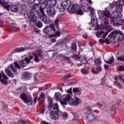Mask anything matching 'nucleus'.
Wrapping results in <instances>:
<instances>
[{"instance_id":"f257e3e1","label":"nucleus","mask_w":124,"mask_h":124,"mask_svg":"<svg viewBox=\"0 0 124 124\" xmlns=\"http://www.w3.org/2000/svg\"><path fill=\"white\" fill-rule=\"evenodd\" d=\"M38 53L39 55L36 54H33V56L35 57L34 59H33V56L30 55L29 56V59L28 58H26L25 60L20 61V62L21 67L27 66L28 63L33 62L34 61H35L36 62H39V58H42V51L41 50H38Z\"/></svg>"},{"instance_id":"f03ea898","label":"nucleus","mask_w":124,"mask_h":124,"mask_svg":"<svg viewBox=\"0 0 124 124\" xmlns=\"http://www.w3.org/2000/svg\"><path fill=\"white\" fill-rule=\"evenodd\" d=\"M20 98L24 101V103H26L28 105H31L33 103L31 95L22 93L20 95Z\"/></svg>"},{"instance_id":"7ed1b4c3","label":"nucleus","mask_w":124,"mask_h":124,"mask_svg":"<svg viewBox=\"0 0 124 124\" xmlns=\"http://www.w3.org/2000/svg\"><path fill=\"white\" fill-rule=\"evenodd\" d=\"M68 11H70V12L76 13V14H78L79 15H83V14H84L83 11L80 9L79 5L77 4L70 6V7L69 8Z\"/></svg>"},{"instance_id":"20e7f679","label":"nucleus","mask_w":124,"mask_h":124,"mask_svg":"<svg viewBox=\"0 0 124 124\" xmlns=\"http://www.w3.org/2000/svg\"><path fill=\"white\" fill-rule=\"evenodd\" d=\"M48 2L47 0H41L40 3V10L41 13H44V10L46 7L48 6Z\"/></svg>"},{"instance_id":"39448f33","label":"nucleus","mask_w":124,"mask_h":124,"mask_svg":"<svg viewBox=\"0 0 124 124\" xmlns=\"http://www.w3.org/2000/svg\"><path fill=\"white\" fill-rule=\"evenodd\" d=\"M72 100V96L70 94H67L65 98L63 100H62L60 101V103L62 105H67V102H68L69 104L71 102Z\"/></svg>"},{"instance_id":"423d86ee","label":"nucleus","mask_w":124,"mask_h":124,"mask_svg":"<svg viewBox=\"0 0 124 124\" xmlns=\"http://www.w3.org/2000/svg\"><path fill=\"white\" fill-rule=\"evenodd\" d=\"M16 67L17 69H20V65L17 62H15L14 64H11L9 66V68H11V69L13 70L15 74H18Z\"/></svg>"},{"instance_id":"0eeeda50","label":"nucleus","mask_w":124,"mask_h":124,"mask_svg":"<svg viewBox=\"0 0 124 124\" xmlns=\"http://www.w3.org/2000/svg\"><path fill=\"white\" fill-rule=\"evenodd\" d=\"M52 31H53V32L56 31L54 24H51L49 27H46L44 32L46 34H50V32H52Z\"/></svg>"},{"instance_id":"6e6552de","label":"nucleus","mask_w":124,"mask_h":124,"mask_svg":"<svg viewBox=\"0 0 124 124\" xmlns=\"http://www.w3.org/2000/svg\"><path fill=\"white\" fill-rule=\"evenodd\" d=\"M117 34H120L119 38L120 40H124V33L121 31H114L110 33L109 36L111 37H115Z\"/></svg>"},{"instance_id":"1a4fd4ad","label":"nucleus","mask_w":124,"mask_h":124,"mask_svg":"<svg viewBox=\"0 0 124 124\" xmlns=\"http://www.w3.org/2000/svg\"><path fill=\"white\" fill-rule=\"evenodd\" d=\"M81 116L84 119V120L90 119L91 118H93V112H92L91 110H88L84 113H82L81 114Z\"/></svg>"},{"instance_id":"9d476101","label":"nucleus","mask_w":124,"mask_h":124,"mask_svg":"<svg viewBox=\"0 0 124 124\" xmlns=\"http://www.w3.org/2000/svg\"><path fill=\"white\" fill-rule=\"evenodd\" d=\"M38 15L42 18L43 22L46 24H48L50 22V18L45 15L44 12L43 13H38Z\"/></svg>"},{"instance_id":"9b49d317","label":"nucleus","mask_w":124,"mask_h":124,"mask_svg":"<svg viewBox=\"0 0 124 124\" xmlns=\"http://www.w3.org/2000/svg\"><path fill=\"white\" fill-rule=\"evenodd\" d=\"M8 79V78L4 74L3 72L1 74L0 73V81L2 84H4V85H6L7 84V80Z\"/></svg>"},{"instance_id":"f8f14e48","label":"nucleus","mask_w":124,"mask_h":124,"mask_svg":"<svg viewBox=\"0 0 124 124\" xmlns=\"http://www.w3.org/2000/svg\"><path fill=\"white\" fill-rule=\"evenodd\" d=\"M46 12L48 15L50 16H54V15H56V9L54 7H49L46 9Z\"/></svg>"},{"instance_id":"ddd939ff","label":"nucleus","mask_w":124,"mask_h":124,"mask_svg":"<svg viewBox=\"0 0 124 124\" xmlns=\"http://www.w3.org/2000/svg\"><path fill=\"white\" fill-rule=\"evenodd\" d=\"M28 18L29 21L31 22L35 23L37 21L36 16H35V14L33 12H30Z\"/></svg>"},{"instance_id":"4468645a","label":"nucleus","mask_w":124,"mask_h":124,"mask_svg":"<svg viewBox=\"0 0 124 124\" xmlns=\"http://www.w3.org/2000/svg\"><path fill=\"white\" fill-rule=\"evenodd\" d=\"M79 103H80L79 98L75 97L72 99V101L70 102L69 105L71 106H74L76 105H78Z\"/></svg>"},{"instance_id":"2eb2a0df","label":"nucleus","mask_w":124,"mask_h":124,"mask_svg":"<svg viewBox=\"0 0 124 124\" xmlns=\"http://www.w3.org/2000/svg\"><path fill=\"white\" fill-rule=\"evenodd\" d=\"M48 109L50 112H56V110L59 109V105L57 103L54 105H50L48 107Z\"/></svg>"},{"instance_id":"dca6fc26","label":"nucleus","mask_w":124,"mask_h":124,"mask_svg":"<svg viewBox=\"0 0 124 124\" xmlns=\"http://www.w3.org/2000/svg\"><path fill=\"white\" fill-rule=\"evenodd\" d=\"M50 112H51L50 113V118L52 119V120L56 121V120H58V119H59V117H60V116L59 115V113L57 112V111Z\"/></svg>"},{"instance_id":"f3484780","label":"nucleus","mask_w":124,"mask_h":124,"mask_svg":"<svg viewBox=\"0 0 124 124\" xmlns=\"http://www.w3.org/2000/svg\"><path fill=\"white\" fill-rule=\"evenodd\" d=\"M111 19H114V20H116L117 21L119 20V19H121V16H119L118 15V12L114 11L113 12L110 16Z\"/></svg>"},{"instance_id":"a211bd4d","label":"nucleus","mask_w":124,"mask_h":124,"mask_svg":"<svg viewBox=\"0 0 124 124\" xmlns=\"http://www.w3.org/2000/svg\"><path fill=\"white\" fill-rule=\"evenodd\" d=\"M99 16L100 17V18H103V17H107V18H109L110 17V13H109V11H106L105 12H101L99 13Z\"/></svg>"},{"instance_id":"6ab92c4d","label":"nucleus","mask_w":124,"mask_h":124,"mask_svg":"<svg viewBox=\"0 0 124 124\" xmlns=\"http://www.w3.org/2000/svg\"><path fill=\"white\" fill-rule=\"evenodd\" d=\"M62 4L63 6L65 7V8H67L68 10H69V7H70V0H65L62 2Z\"/></svg>"},{"instance_id":"aec40b11","label":"nucleus","mask_w":124,"mask_h":124,"mask_svg":"<svg viewBox=\"0 0 124 124\" xmlns=\"http://www.w3.org/2000/svg\"><path fill=\"white\" fill-rule=\"evenodd\" d=\"M0 2L1 3V4L3 7H4L5 8H6L8 11H9V8H10V5H8V2H1V1L0 0Z\"/></svg>"},{"instance_id":"412c9836","label":"nucleus","mask_w":124,"mask_h":124,"mask_svg":"<svg viewBox=\"0 0 124 124\" xmlns=\"http://www.w3.org/2000/svg\"><path fill=\"white\" fill-rule=\"evenodd\" d=\"M48 4L50 7H54L57 5V0H49Z\"/></svg>"},{"instance_id":"4be33fe9","label":"nucleus","mask_w":124,"mask_h":124,"mask_svg":"<svg viewBox=\"0 0 124 124\" xmlns=\"http://www.w3.org/2000/svg\"><path fill=\"white\" fill-rule=\"evenodd\" d=\"M10 10L13 12H17V11H18L19 10V7L16 5H13L11 6Z\"/></svg>"},{"instance_id":"5701e85b","label":"nucleus","mask_w":124,"mask_h":124,"mask_svg":"<svg viewBox=\"0 0 124 124\" xmlns=\"http://www.w3.org/2000/svg\"><path fill=\"white\" fill-rule=\"evenodd\" d=\"M57 8L60 12H63V11H64V9H65V7H64V6H63L62 3L59 4Z\"/></svg>"},{"instance_id":"b1692460","label":"nucleus","mask_w":124,"mask_h":124,"mask_svg":"<svg viewBox=\"0 0 124 124\" xmlns=\"http://www.w3.org/2000/svg\"><path fill=\"white\" fill-rule=\"evenodd\" d=\"M5 72L7 75H8V76H9V77H14V75H13V74H12V72H11V71H10L9 69H6L5 70Z\"/></svg>"},{"instance_id":"393cba45","label":"nucleus","mask_w":124,"mask_h":124,"mask_svg":"<svg viewBox=\"0 0 124 124\" xmlns=\"http://www.w3.org/2000/svg\"><path fill=\"white\" fill-rule=\"evenodd\" d=\"M88 9L90 10L91 17H94V9L91 6H88Z\"/></svg>"},{"instance_id":"a878e982","label":"nucleus","mask_w":124,"mask_h":124,"mask_svg":"<svg viewBox=\"0 0 124 124\" xmlns=\"http://www.w3.org/2000/svg\"><path fill=\"white\" fill-rule=\"evenodd\" d=\"M61 36V32L57 31L55 34H51L49 36V38L52 37H59Z\"/></svg>"},{"instance_id":"bb28decb","label":"nucleus","mask_w":124,"mask_h":124,"mask_svg":"<svg viewBox=\"0 0 124 124\" xmlns=\"http://www.w3.org/2000/svg\"><path fill=\"white\" fill-rule=\"evenodd\" d=\"M54 98L55 99H56V100H57L58 101H61V95H60V93H55Z\"/></svg>"},{"instance_id":"cd10ccee","label":"nucleus","mask_w":124,"mask_h":124,"mask_svg":"<svg viewBox=\"0 0 124 124\" xmlns=\"http://www.w3.org/2000/svg\"><path fill=\"white\" fill-rule=\"evenodd\" d=\"M81 9L84 11V12H88L89 11V7H87V5L85 4L81 5Z\"/></svg>"},{"instance_id":"c85d7f7f","label":"nucleus","mask_w":124,"mask_h":124,"mask_svg":"<svg viewBox=\"0 0 124 124\" xmlns=\"http://www.w3.org/2000/svg\"><path fill=\"white\" fill-rule=\"evenodd\" d=\"M105 62L107 63L108 64H112L115 62V59L114 57H111L109 61H105Z\"/></svg>"},{"instance_id":"c756f323","label":"nucleus","mask_w":124,"mask_h":124,"mask_svg":"<svg viewBox=\"0 0 124 124\" xmlns=\"http://www.w3.org/2000/svg\"><path fill=\"white\" fill-rule=\"evenodd\" d=\"M26 48L25 47H19V48H17L15 49V52H23L24 51H25Z\"/></svg>"},{"instance_id":"7c9ffc66","label":"nucleus","mask_w":124,"mask_h":124,"mask_svg":"<svg viewBox=\"0 0 124 124\" xmlns=\"http://www.w3.org/2000/svg\"><path fill=\"white\" fill-rule=\"evenodd\" d=\"M23 78L27 80V79H30L31 78V74L29 73H24L23 74Z\"/></svg>"},{"instance_id":"2f4dec72","label":"nucleus","mask_w":124,"mask_h":124,"mask_svg":"<svg viewBox=\"0 0 124 124\" xmlns=\"http://www.w3.org/2000/svg\"><path fill=\"white\" fill-rule=\"evenodd\" d=\"M91 23L93 26L96 25V20L95 17H91Z\"/></svg>"},{"instance_id":"473e14b6","label":"nucleus","mask_w":124,"mask_h":124,"mask_svg":"<svg viewBox=\"0 0 124 124\" xmlns=\"http://www.w3.org/2000/svg\"><path fill=\"white\" fill-rule=\"evenodd\" d=\"M32 9L33 10L37 11V10H39V9H40V7H39V5H33L32 6Z\"/></svg>"},{"instance_id":"72a5a7b5","label":"nucleus","mask_w":124,"mask_h":124,"mask_svg":"<svg viewBox=\"0 0 124 124\" xmlns=\"http://www.w3.org/2000/svg\"><path fill=\"white\" fill-rule=\"evenodd\" d=\"M73 77V75L72 74H68L65 75L62 78V80H65L66 79H68L69 78H70L71 77Z\"/></svg>"},{"instance_id":"f704fd0d","label":"nucleus","mask_w":124,"mask_h":124,"mask_svg":"<svg viewBox=\"0 0 124 124\" xmlns=\"http://www.w3.org/2000/svg\"><path fill=\"white\" fill-rule=\"evenodd\" d=\"M72 49L73 50V51H75L76 52H77V46H76V44L73 43L72 45Z\"/></svg>"},{"instance_id":"c9c22d12","label":"nucleus","mask_w":124,"mask_h":124,"mask_svg":"<svg viewBox=\"0 0 124 124\" xmlns=\"http://www.w3.org/2000/svg\"><path fill=\"white\" fill-rule=\"evenodd\" d=\"M18 90H19V91H21V92H26V91H27V87L23 86L19 87Z\"/></svg>"},{"instance_id":"e433bc0d","label":"nucleus","mask_w":124,"mask_h":124,"mask_svg":"<svg viewBox=\"0 0 124 124\" xmlns=\"http://www.w3.org/2000/svg\"><path fill=\"white\" fill-rule=\"evenodd\" d=\"M117 70H118V71H124V65L118 66Z\"/></svg>"},{"instance_id":"4c0bfd02","label":"nucleus","mask_w":124,"mask_h":124,"mask_svg":"<svg viewBox=\"0 0 124 124\" xmlns=\"http://www.w3.org/2000/svg\"><path fill=\"white\" fill-rule=\"evenodd\" d=\"M35 25L36 26V27H38V28H42L43 24H42V23L39 22H36L35 23Z\"/></svg>"},{"instance_id":"58836bf2","label":"nucleus","mask_w":124,"mask_h":124,"mask_svg":"<svg viewBox=\"0 0 124 124\" xmlns=\"http://www.w3.org/2000/svg\"><path fill=\"white\" fill-rule=\"evenodd\" d=\"M95 64H101V60L99 59H96L94 61Z\"/></svg>"},{"instance_id":"ea45409f","label":"nucleus","mask_w":124,"mask_h":124,"mask_svg":"<svg viewBox=\"0 0 124 124\" xmlns=\"http://www.w3.org/2000/svg\"><path fill=\"white\" fill-rule=\"evenodd\" d=\"M84 49H85V46L83 45H81L79 46V50H78V53H81V52H83L84 51Z\"/></svg>"},{"instance_id":"a19ab883","label":"nucleus","mask_w":124,"mask_h":124,"mask_svg":"<svg viewBox=\"0 0 124 124\" xmlns=\"http://www.w3.org/2000/svg\"><path fill=\"white\" fill-rule=\"evenodd\" d=\"M103 33H104V32H102V31L98 32L96 34V35L97 37H98V38H100V37L101 36V35H102Z\"/></svg>"},{"instance_id":"79ce46f5","label":"nucleus","mask_w":124,"mask_h":124,"mask_svg":"<svg viewBox=\"0 0 124 124\" xmlns=\"http://www.w3.org/2000/svg\"><path fill=\"white\" fill-rule=\"evenodd\" d=\"M81 71L83 74H88V73H89V71L84 68L82 69L81 70Z\"/></svg>"},{"instance_id":"37998d69","label":"nucleus","mask_w":124,"mask_h":124,"mask_svg":"<svg viewBox=\"0 0 124 124\" xmlns=\"http://www.w3.org/2000/svg\"><path fill=\"white\" fill-rule=\"evenodd\" d=\"M108 18L109 17H105L104 25H105L106 26H107V25H109V21L108 20Z\"/></svg>"},{"instance_id":"c03bdc74","label":"nucleus","mask_w":124,"mask_h":124,"mask_svg":"<svg viewBox=\"0 0 124 124\" xmlns=\"http://www.w3.org/2000/svg\"><path fill=\"white\" fill-rule=\"evenodd\" d=\"M34 5H40V0H34L33 1Z\"/></svg>"},{"instance_id":"a18cd8bd","label":"nucleus","mask_w":124,"mask_h":124,"mask_svg":"<svg viewBox=\"0 0 124 124\" xmlns=\"http://www.w3.org/2000/svg\"><path fill=\"white\" fill-rule=\"evenodd\" d=\"M62 117L65 120H66V118L67 117H68V114H67V113L66 112H63L62 113Z\"/></svg>"},{"instance_id":"49530a36","label":"nucleus","mask_w":124,"mask_h":124,"mask_svg":"<svg viewBox=\"0 0 124 124\" xmlns=\"http://www.w3.org/2000/svg\"><path fill=\"white\" fill-rule=\"evenodd\" d=\"M117 61L124 62V56H119L117 58Z\"/></svg>"},{"instance_id":"de8ad7c7","label":"nucleus","mask_w":124,"mask_h":124,"mask_svg":"<svg viewBox=\"0 0 124 124\" xmlns=\"http://www.w3.org/2000/svg\"><path fill=\"white\" fill-rule=\"evenodd\" d=\"M73 92L75 93H80V90L79 89V88H74L73 90Z\"/></svg>"},{"instance_id":"09e8293b","label":"nucleus","mask_w":124,"mask_h":124,"mask_svg":"<svg viewBox=\"0 0 124 124\" xmlns=\"http://www.w3.org/2000/svg\"><path fill=\"white\" fill-rule=\"evenodd\" d=\"M59 22H60V20H59V19H56L54 21V23L55 24V26H56V27H57V29H58V28H59Z\"/></svg>"},{"instance_id":"8fccbe9b","label":"nucleus","mask_w":124,"mask_h":124,"mask_svg":"<svg viewBox=\"0 0 124 124\" xmlns=\"http://www.w3.org/2000/svg\"><path fill=\"white\" fill-rule=\"evenodd\" d=\"M65 92H66L68 93H70L72 95V88H70L67 91L65 90Z\"/></svg>"},{"instance_id":"3c124183","label":"nucleus","mask_w":124,"mask_h":124,"mask_svg":"<svg viewBox=\"0 0 124 124\" xmlns=\"http://www.w3.org/2000/svg\"><path fill=\"white\" fill-rule=\"evenodd\" d=\"M119 79L120 81H121L122 82H123V83H124V76L122 75H120L119 76Z\"/></svg>"},{"instance_id":"603ef678","label":"nucleus","mask_w":124,"mask_h":124,"mask_svg":"<svg viewBox=\"0 0 124 124\" xmlns=\"http://www.w3.org/2000/svg\"><path fill=\"white\" fill-rule=\"evenodd\" d=\"M9 26L12 29H15L16 28V24L15 23H12L9 24Z\"/></svg>"},{"instance_id":"864d4df0","label":"nucleus","mask_w":124,"mask_h":124,"mask_svg":"<svg viewBox=\"0 0 124 124\" xmlns=\"http://www.w3.org/2000/svg\"><path fill=\"white\" fill-rule=\"evenodd\" d=\"M81 62L83 64H86V63H88V61H87V59H86V58H83L81 61Z\"/></svg>"},{"instance_id":"5fc2aeb1","label":"nucleus","mask_w":124,"mask_h":124,"mask_svg":"<svg viewBox=\"0 0 124 124\" xmlns=\"http://www.w3.org/2000/svg\"><path fill=\"white\" fill-rule=\"evenodd\" d=\"M45 110H46V109H45V106H43L42 107V108H41V110L40 113L41 114H43V113H44V111H45Z\"/></svg>"},{"instance_id":"6e6d98bb","label":"nucleus","mask_w":124,"mask_h":124,"mask_svg":"<svg viewBox=\"0 0 124 124\" xmlns=\"http://www.w3.org/2000/svg\"><path fill=\"white\" fill-rule=\"evenodd\" d=\"M122 11H123V10L122 9V8H121L120 7H117V11H116V12H117V13H118V12L119 13H121L122 12Z\"/></svg>"},{"instance_id":"4d7b16f0","label":"nucleus","mask_w":124,"mask_h":124,"mask_svg":"<svg viewBox=\"0 0 124 124\" xmlns=\"http://www.w3.org/2000/svg\"><path fill=\"white\" fill-rule=\"evenodd\" d=\"M96 69V71H97V72H98H98H100L101 71V70H102V69H101V67H100L99 66L97 67Z\"/></svg>"},{"instance_id":"13d9d810","label":"nucleus","mask_w":124,"mask_h":124,"mask_svg":"<svg viewBox=\"0 0 124 124\" xmlns=\"http://www.w3.org/2000/svg\"><path fill=\"white\" fill-rule=\"evenodd\" d=\"M73 58L76 60H80V57L77 55H75L74 56H73Z\"/></svg>"},{"instance_id":"bf43d9fd","label":"nucleus","mask_w":124,"mask_h":124,"mask_svg":"<svg viewBox=\"0 0 124 124\" xmlns=\"http://www.w3.org/2000/svg\"><path fill=\"white\" fill-rule=\"evenodd\" d=\"M26 122L25 121H19L17 122V124H26Z\"/></svg>"},{"instance_id":"052dcab7","label":"nucleus","mask_w":124,"mask_h":124,"mask_svg":"<svg viewBox=\"0 0 124 124\" xmlns=\"http://www.w3.org/2000/svg\"><path fill=\"white\" fill-rule=\"evenodd\" d=\"M44 96V93H42L41 94L40 97L38 99V101H39V100H40V99L43 98Z\"/></svg>"},{"instance_id":"680f3d73","label":"nucleus","mask_w":124,"mask_h":124,"mask_svg":"<svg viewBox=\"0 0 124 124\" xmlns=\"http://www.w3.org/2000/svg\"><path fill=\"white\" fill-rule=\"evenodd\" d=\"M92 71L93 73H94V74H97L98 72L97 71H95V69H94V68H93L92 69Z\"/></svg>"},{"instance_id":"e2e57ef3","label":"nucleus","mask_w":124,"mask_h":124,"mask_svg":"<svg viewBox=\"0 0 124 124\" xmlns=\"http://www.w3.org/2000/svg\"><path fill=\"white\" fill-rule=\"evenodd\" d=\"M114 84L115 85V86H117L118 87H121V84H120V83L117 81L114 82Z\"/></svg>"},{"instance_id":"0e129e2a","label":"nucleus","mask_w":124,"mask_h":124,"mask_svg":"<svg viewBox=\"0 0 124 124\" xmlns=\"http://www.w3.org/2000/svg\"><path fill=\"white\" fill-rule=\"evenodd\" d=\"M115 5L116 6H120V5H122V4H121V3L120 2V1H116V3L115 4Z\"/></svg>"},{"instance_id":"69168bd1","label":"nucleus","mask_w":124,"mask_h":124,"mask_svg":"<svg viewBox=\"0 0 124 124\" xmlns=\"http://www.w3.org/2000/svg\"><path fill=\"white\" fill-rule=\"evenodd\" d=\"M41 124H51L50 123L46 122L45 121H42L41 123Z\"/></svg>"},{"instance_id":"338daca9","label":"nucleus","mask_w":124,"mask_h":124,"mask_svg":"<svg viewBox=\"0 0 124 124\" xmlns=\"http://www.w3.org/2000/svg\"><path fill=\"white\" fill-rule=\"evenodd\" d=\"M74 117H75V119H78V118H79V115H78V113H75L74 114Z\"/></svg>"},{"instance_id":"774afa93","label":"nucleus","mask_w":124,"mask_h":124,"mask_svg":"<svg viewBox=\"0 0 124 124\" xmlns=\"http://www.w3.org/2000/svg\"><path fill=\"white\" fill-rule=\"evenodd\" d=\"M99 42L100 43H102V44H103V43H105V41L103 40L100 39L99 40Z\"/></svg>"}]
</instances>
